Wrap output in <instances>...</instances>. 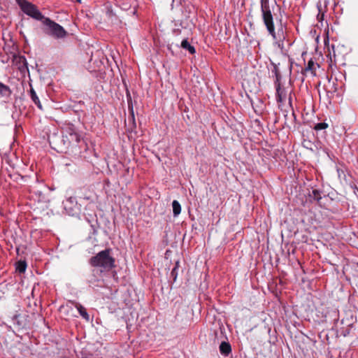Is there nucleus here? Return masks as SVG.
<instances>
[{"mask_svg":"<svg viewBox=\"0 0 358 358\" xmlns=\"http://www.w3.org/2000/svg\"><path fill=\"white\" fill-rule=\"evenodd\" d=\"M129 107L130 108V114L128 117V127H129V129H130L131 131H133L136 127V121H135V117H134V110H133V107H130L129 106Z\"/></svg>","mask_w":358,"mask_h":358,"instance_id":"obj_8","label":"nucleus"},{"mask_svg":"<svg viewBox=\"0 0 358 358\" xmlns=\"http://www.w3.org/2000/svg\"><path fill=\"white\" fill-rule=\"evenodd\" d=\"M178 262L176 263V266L172 269L171 275L173 277L174 280L176 279L177 273L176 271L178 269Z\"/></svg>","mask_w":358,"mask_h":358,"instance_id":"obj_19","label":"nucleus"},{"mask_svg":"<svg viewBox=\"0 0 358 358\" xmlns=\"http://www.w3.org/2000/svg\"><path fill=\"white\" fill-rule=\"evenodd\" d=\"M310 72L313 75H315V62L310 59L307 64V66L303 69V73Z\"/></svg>","mask_w":358,"mask_h":358,"instance_id":"obj_10","label":"nucleus"},{"mask_svg":"<svg viewBox=\"0 0 358 358\" xmlns=\"http://www.w3.org/2000/svg\"><path fill=\"white\" fill-rule=\"evenodd\" d=\"M77 1L80 3L81 1V0H77Z\"/></svg>","mask_w":358,"mask_h":358,"instance_id":"obj_23","label":"nucleus"},{"mask_svg":"<svg viewBox=\"0 0 358 358\" xmlns=\"http://www.w3.org/2000/svg\"><path fill=\"white\" fill-rule=\"evenodd\" d=\"M110 250L106 249L99 252L96 255L92 257L90 264L92 266L101 268V271L112 269V257L110 255Z\"/></svg>","mask_w":358,"mask_h":358,"instance_id":"obj_3","label":"nucleus"},{"mask_svg":"<svg viewBox=\"0 0 358 358\" xmlns=\"http://www.w3.org/2000/svg\"><path fill=\"white\" fill-rule=\"evenodd\" d=\"M76 308L78 310L80 315L87 321L90 320V315L87 313L86 309L80 303L76 304Z\"/></svg>","mask_w":358,"mask_h":358,"instance_id":"obj_9","label":"nucleus"},{"mask_svg":"<svg viewBox=\"0 0 358 358\" xmlns=\"http://www.w3.org/2000/svg\"><path fill=\"white\" fill-rule=\"evenodd\" d=\"M172 207L174 216H178L181 212V206L180 203L178 201L174 200L172 202Z\"/></svg>","mask_w":358,"mask_h":358,"instance_id":"obj_12","label":"nucleus"},{"mask_svg":"<svg viewBox=\"0 0 358 358\" xmlns=\"http://www.w3.org/2000/svg\"><path fill=\"white\" fill-rule=\"evenodd\" d=\"M328 127H329V124L327 123L320 122V123L315 124V126L313 127V129L316 131H319V130L325 129L328 128Z\"/></svg>","mask_w":358,"mask_h":358,"instance_id":"obj_15","label":"nucleus"},{"mask_svg":"<svg viewBox=\"0 0 358 358\" xmlns=\"http://www.w3.org/2000/svg\"><path fill=\"white\" fill-rule=\"evenodd\" d=\"M288 105L292 110V117H293L294 121H295L296 120V115L293 110L292 104V97H291L290 94L288 97Z\"/></svg>","mask_w":358,"mask_h":358,"instance_id":"obj_18","label":"nucleus"},{"mask_svg":"<svg viewBox=\"0 0 358 358\" xmlns=\"http://www.w3.org/2000/svg\"><path fill=\"white\" fill-rule=\"evenodd\" d=\"M318 14L317 15V19L318 21L322 22L324 20V13L322 11V5L317 4Z\"/></svg>","mask_w":358,"mask_h":358,"instance_id":"obj_16","label":"nucleus"},{"mask_svg":"<svg viewBox=\"0 0 358 358\" xmlns=\"http://www.w3.org/2000/svg\"><path fill=\"white\" fill-rule=\"evenodd\" d=\"M262 20L268 34L274 41L285 38L282 17L273 13L268 0H260Z\"/></svg>","mask_w":358,"mask_h":358,"instance_id":"obj_2","label":"nucleus"},{"mask_svg":"<svg viewBox=\"0 0 358 358\" xmlns=\"http://www.w3.org/2000/svg\"><path fill=\"white\" fill-rule=\"evenodd\" d=\"M312 194V196L315 200L320 201V200L322 199L320 192L319 190L313 189Z\"/></svg>","mask_w":358,"mask_h":358,"instance_id":"obj_17","label":"nucleus"},{"mask_svg":"<svg viewBox=\"0 0 358 358\" xmlns=\"http://www.w3.org/2000/svg\"><path fill=\"white\" fill-rule=\"evenodd\" d=\"M181 47L183 48V49H185V50H187L189 53L191 54H194L196 50H195V48L194 47H193L192 45H191L189 44V43L187 41V39H184L182 43H181Z\"/></svg>","mask_w":358,"mask_h":358,"instance_id":"obj_11","label":"nucleus"},{"mask_svg":"<svg viewBox=\"0 0 358 358\" xmlns=\"http://www.w3.org/2000/svg\"><path fill=\"white\" fill-rule=\"evenodd\" d=\"M331 83V78H328V83H329V85H330Z\"/></svg>","mask_w":358,"mask_h":358,"instance_id":"obj_21","label":"nucleus"},{"mask_svg":"<svg viewBox=\"0 0 358 358\" xmlns=\"http://www.w3.org/2000/svg\"><path fill=\"white\" fill-rule=\"evenodd\" d=\"M12 94V90L8 86L0 82V97L8 98Z\"/></svg>","mask_w":358,"mask_h":358,"instance_id":"obj_7","label":"nucleus"},{"mask_svg":"<svg viewBox=\"0 0 358 358\" xmlns=\"http://www.w3.org/2000/svg\"><path fill=\"white\" fill-rule=\"evenodd\" d=\"M16 2L24 14L42 22V29L46 35L55 39L64 38L67 36L68 32L62 26L45 17L35 4L27 0H16Z\"/></svg>","mask_w":358,"mask_h":358,"instance_id":"obj_1","label":"nucleus"},{"mask_svg":"<svg viewBox=\"0 0 358 358\" xmlns=\"http://www.w3.org/2000/svg\"><path fill=\"white\" fill-rule=\"evenodd\" d=\"M335 85V81H333L332 82V88L331 90H327V91L329 92H335L336 91V88L334 87Z\"/></svg>","mask_w":358,"mask_h":358,"instance_id":"obj_20","label":"nucleus"},{"mask_svg":"<svg viewBox=\"0 0 358 358\" xmlns=\"http://www.w3.org/2000/svg\"><path fill=\"white\" fill-rule=\"evenodd\" d=\"M173 1H174V0H173Z\"/></svg>","mask_w":358,"mask_h":358,"instance_id":"obj_24","label":"nucleus"},{"mask_svg":"<svg viewBox=\"0 0 358 358\" xmlns=\"http://www.w3.org/2000/svg\"><path fill=\"white\" fill-rule=\"evenodd\" d=\"M27 268V263L25 261H19L16 263V271L20 273L25 272Z\"/></svg>","mask_w":358,"mask_h":358,"instance_id":"obj_13","label":"nucleus"},{"mask_svg":"<svg viewBox=\"0 0 358 358\" xmlns=\"http://www.w3.org/2000/svg\"><path fill=\"white\" fill-rule=\"evenodd\" d=\"M70 141L79 143L80 141V136L77 132L74 131L71 128H69Z\"/></svg>","mask_w":358,"mask_h":358,"instance_id":"obj_14","label":"nucleus"},{"mask_svg":"<svg viewBox=\"0 0 358 358\" xmlns=\"http://www.w3.org/2000/svg\"><path fill=\"white\" fill-rule=\"evenodd\" d=\"M30 90H29V95H30V97L32 100V101L36 105V106L40 109V110H43V106L41 105V103L39 100V98L38 96H37L35 90H34V88L32 87L31 85H30Z\"/></svg>","mask_w":358,"mask_h":358,"instance_id":"obj_6","label":"nucleus"},{"mask_svg":"<svg viewBox=\"0 0 358 358\" xmlns=\"http://www.w3.org/2000/svg\"><path fill=\"white\" fill-rule=\"evenodd\" d=\"M285 120H286L285 124H287V115H285Z\"/></svg>","mask_w":358,"mask_h":358,"instance_id":"obj_22","label":"nucleus"},{"mask_svg":"<svg viewBox=\"0 0 358 358\" xmlns=\"http://www.w3.org/2000/svg\"><path fill=\"white\" fill-rule=\"evenodd\" d=\"M287 96V92L284 87L280 86V83H278L276 87V100L279 103V107H281L284 102H285Z\"/></svg>","mask_w":358,"mask_h":358,"instance_id":"obj_4","label":"nucleus"},{"mask_svg":"<svg viewBox=\"0 0 358 358\" xmlns=\"http://www.w3.org/2000/svg\"><path fill=\"white\" fill-rule=\"evenodd\" d=\"M219 349L220 353L224 356H228L231 352V345L229 343L225 341L220 343Z\"/></svg>","mask_w":358,"mask_h":358,"instance_id":"obj_5","label":"nucleus"}]
</instances>
